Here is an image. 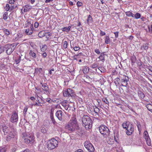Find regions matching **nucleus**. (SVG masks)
I'll list each match as a JSON object with an SVG mask.
<instances>
[{
    "label": "nucleus",
    "mask_w": 152,
    "mask_h": 152,
    "mask_svg": "<svg viewBox=\"0 0 152 152\" xmlns=\"http://www.w3.org/2000/svg\"><path fill=\"white\" fill-rule=\"evenodd\" d=\"M65 129L71 132L80 129V127L76 118L74 117L72 118L67 124L65 126Z\"/></svg>",
    "instance_id": "1"
},
{
    "label": "nucleus",
    "mask_w": 152,
    "mask_h": 152,
    "mask_svg": "<svg viewBox=\"0 0 152 152\" xmlns=\"http://www.w3.org/2000/svg\"><path fill=\"white\" fill-rule=\"evenodd\" d=\"M83 125L86 130H88L92 127V121L90 117L86 115H84L82 118Z\"/></svg>",
    "instance_id": "2"
},
{
    "label": "nucleus",
    "mask_w": 152,
    "mask_h": 152,
    "mask_svg": "<svg viewBox=\"0 0 152 152\" xmlns=\"http://www.w3.org/2000/svg\"><path fill=\"white\" fill-rule=\"evenodd\" d=\"M22 135L23 136V138L24 140V142L27 144L33 143L34 142L35 137L34 134L33 133L28 134V133L25 132H23Z\"/></svg>",
    "instance_id": "3"
},
{
    "label": "nucleus",
    "mask_w": 152,
    "mask_h": 152,
    "mask_svg": "<svg viewBox=\"0 0 152 152\" xmlns=\"http://www.w3.org/2000/svg\"><path fill=\"white\" fill-rule=\"evenodd\" d=\"M58 141L53 138L48 141L47 145V148L49 150H53L58 146Z\"/></svg>",
    "instance_id": "4"
},
{
    "label": "nucleus",
    "mask_w": 152,
    "mask_h": 152,
    "mask_svg": "<svg viewBox=\"0 0 152 152\" xmlns=\"http://www.w3.org/2000/svg\"><path fill=\"white\" fill-rule=\"evenodd\" d=\"M99 129L101 134L104 137H106L110 134V131L108 128L104 125H102L99 127Z\"/></svg>",
    "instance_id": "5"
},
{
    "label": "nucleus",
    "mask_w": 152,
    "mask_h": 152,
    "mask_svg": "<svg viewBox=\"0 0 152 152\" xmlns=\"http://www.w3.org/2000/svg\"><path fill=\"white\" fill-rule=\"evenodd\" d=\"M17 44L16 43L9 44L6 45L5 48L6 49V53L8 55L11 54L15 49Z\"/></svg>",
    "instance_id": "6"
},
{
    "label": "nucleus",
    "mask_w": 152,
    "mask_h": 152,
    "mask_svg": "<svg viewBox=\"0 0 152 152\" xmlns=\"http://www.w3.org/2000/svg\"><path fill=\"white\" fill-rule=\"evenodd\" d=\"M63 92V95L64 97H70L73 99L76 96L74 91L70 88H68L67 90H64Z\"/></svg>",
    "instance_id": "7"
},
{
    "label": "nucleus",
    "mask_w": 152,
    "mask_h": 152,
    "mask_svg": "<svg viewBox=\"0 0 152 152\" xmlns=\"http://www.w3.org/2000/svg\"><path fill=\"white\" fill-rule=\"evenodd\" d=\"M84 145L89 152H94V148L90 141H85L84 143Z\"/></svg>",
    "instance_id": "8"
},
{
    "label": "nucleus",
    "mask_w": 152,
    "mask_h": 152,
    "mask_svg": "<svg viewBox=\"0 0 152 152\" xmlns=\"http://www.w3.org/2000/svg\"><path fill=\"white\" fill-rule=\"evenodd\" d=\"M36 100L37 102L34 104V106L41 107L45 103V102L43 99L38 96L36 98Z\"/></svg>",
    "instance_id": "9"
},
{
    "label": "nucleus",
    "mask_w": 152,
    "mask_h": 152,
    "mask_svg": "<svg viewBox=\"0 0 152 152\" xmlns=\"http://www.w3.org/2000/svg\"><path fill=\"white\" fill-rule=\"evenodd\" d=\"M8 135L6 137L7 141H10L11 138H13L15 137V133L14 129H10L9 131H8Z\"/></svg>",
    "instance_id": "10"
},
{
    "label": "nucleus",
    "mask_w": 152,
    "mask_h": 152,
    "mask_svg": "<svg viewBox=\"0 0 152 152\" xmlns=\"http://www.w3.org/2000/svg\"><path fill=\"white\" fill-rule=\"evenodd\" d=\"M18 120V113L15 112H13L10 118V121L12 123H17Z\"/></svg>",
    "instance_id": "11"
},
{
    "label": "nucleus",
    "mask_w": 152,
    "mask_h": 152,
    "mask_svg": "<svg viewBox=\"0 0 152 152\" xmlns=\"http://www.w3.org/2000/svg\"><path fill=\"white\" fill-rule=\"evenodd\" d=\"M126 130H127L126 132V134L128 135H131L134 132V126L132 124H129L126 127Z\"/></svg>",
    "instance_id": "12"
},
{
    "label": "nucleus",
    "mask_w": 152,
    "mask_h": 152,
    "mask_svg": "<svg viewBox=\"0 0 152 152\" xmlns=\"http://www.w3.org/2000/svg\"><path fill=\"white\" fill-rule=\"evenodd\" d=\"M34 27L33 24H31L30 28L26 29L25 30V33L28 35H30L33 33V29Z\"/></svg>",
    "instance_id": "13"
},
{
    "label": "nucleus",
    "mask_w": 152,
    "mask_h": 152,
    "mask_svg": "<svg viewBox=\"0 0 152 152\" xmlns=\"http://www.w3.org/2000/svg\"><path fill=\"white\" fill-rule=\"evenodd\" d=\"M56 115L59 120L61 121L62 120L63 115L62 114V111L58 110L56 113Z\"/></svg>",
    "instance_id": "14"
},
{
    "label": "nucleus",
    "mask_w": 152,
    "mask_h": 152,
    "mask_svg": "<svg viewBox=\"0 0 152 152\" xmlns=\"http://www.w3.org/2000/svg\"><path fill=\"white\" fill-rule=\"evenodd\" d=\"M61 103L66 110H68V108L69 107V105L67 104L66 100H64L61 102Z\"/></svg>",
    "instance_id": "15"
},
{
    "label": "nucleus",
    "mask_w": 152,
    "mask_h": 152,
    "mask_svg": "<svg viewBox=\"0 0 152 152\" xmlns=\"http://www.w3.org/2000/svg\"><path fill=\"white\" fill-rule=\"evenodd\" d=\"M41 84L42 85V89L43 90L46 91H48L49 89V87L46 83H41Z\"/></svg>",
    "instance_id": "16"
},
{
    "label": "nucleus",
    "mask_w": 152,
    "mask_h": 152,
    "mask_svg": "<svg viewBox=\"0 0 152 152\" xmlns=\"http://www.w3.org/2000/svg\"><path fill=\"white\" fill-rule=\"evenodd\" d=\"M24 8L23 11L24 12H26L30 11L31 9V7L29 5H27L23 7Z\"/></svg>",
    "instance_id": "17"
},
{
    "label": "nucleus",
    "mask_w": 152,
    "mask_h": 152,
    "mask_svg": "<svg viewBox=\"0 0 152 152\" xmlns=\"http://www.w3.org/2000/svg\"><path fill=\"white\" fill-rule=\"evenodd\" d=\"M128 80L126 79V77H125V78L123 79H121V85L123 86H126L127 85V81Z\"/></svg>",
    "instance_id": "18"
},
{
    "label": "nucleus",
    "mask_w": 152,
    "mask_h": 152,
    "mask_svg": "<svg viewBox=\"0 0 152 152\" xmlns=\"http://www.w3.org/2000/svg\"><path fill=\"white\" fill-rule=\"evenodd\" d=\"M71 28V26H69L68 27H66L64 28H61V30L63 31H66L67 32H68L70 30Z\"/></svg>",
    "instance_id": "19"
},
{
    "label": "nucleus",
    "mask_w": 152,
    "mask_h": 152,
    "mask_svg": "<svg viewBox=\"0 0 152 152\" xmlns=\"http://www.w3.org/2000/svg\"><path fill=\"white\" fill-rule=\"evenodd\" d=\"M138 94L139 96L141 99H143L144 98L145 96V94L141 91H139L138 92Z\"/></svg>",
    "instance_id": "20"
},
{
    "label": "nucleus",
    "mask_w": 152,
    "mask_h": 152,
    "mask_svg": "<svg viewBox=\"0 0 152 152\" xmlns=\"http://www.w3.org/2000/svg\"><path fill=\"white\" fill-rule=\"evenodd\" d=\"M83 71L84 74L88 73L89 71V68L87 66H85L83 67Z\"/></svg>",
    "instance_id": "21"
},
{
    "label": "nucleus",
    "mask_w": 152,
    "mask_h": 152,
    "mask_svg": "<svg viewBox=\"0 0 152 152\" xmlns=\"http://www.w3.org/2000/svg\"><path fill=\"white\" fill-rule=\"evenodd\" d=\"M29 55L30 56H31L32 57L34 58H35L36 57V53L34 52V51L31 50L30 51Z\"/></svg>",
    "instance_id": "22"
},
{
    "label": "nucleus",
    "mask_w": 152,
    "mask_h": 152,
    "mask_svg": "<svg viewBox=\"0 0 152 152\" xmlns=\"http://www.w3.org/2000/svg\"><path fill=\"white\" fill-rule=\"evenodd\" d=\"M148 48V44H145L143 45L142 46L141 49L143 50H147Z\"/></svg>",
    "instance_id": "23"
},
{
    "label": "nucleus",
    "mask_w": 152,
    "mask_h": 152,
    "mask_svg": "<svg viewBox=\"0 0 152 152\" xmlns=\"http://www.w3.org/2000/svg\"><path fill=\"white\" fill-rule=\"evenodd\" d=\"M126 15L128 17H134V14L129 11L126 12Z\"/></svg>",
    "instance_id": "24"
},
{
    "label": "nucleus",
    "mask_w": 152,
    "mask_h": 152,
    "mask_svg": "<svg viewBox=\"0 0 152 152\" xmlns=\"http://www.w3.org/2000/svg\"><path fill=\"white\" fill-rule=\"evenodd\" d=\"M46 34L44 31H42L39 33L38 36L39 37H42L45 36Z\"/></svg>",
    "instance_id": "25"
},
{
    "label": "nucleus",
    "mask_w": 152,
    "mask_h": 152,
    "mask_svg": "<svg viewBox=\"0 0 152 152\" xmlns=\"http://www.w3.org/2000/svg\"><path fill=\"white\" fill-rule=\"evenodd\" d=\"M3 131L4 132V134H7L8 131L7 130V127L6 126H4L2 127Z\"/></svg>",
    "instance_id": "26"
},
{
    "label": "nucleus",
    "mask_w": 152,
    "mask_h": 152,
    "mask_svg": "<svg viewBox=\"0 0 152 152\" xmlns=\"http://www.w3.org/2000/svg\"><path fill=\"white\" fill-rule=\"evenodd\" d=\"M110 39L109 36H106L105 37V42L106 44H108L110 43Z\"/></svg>",
    "instance_id": "27"
},
{
    "label": "nucleus",
    "mask_w": 152,
    "mask_h": 152,
    "mask_svg": "<svg viewBox=\"0 0 152 152\" xmlns=\"http://www.w3.org/2000/svg\"><path fill=\"white\" fill-rule=\"evenodd\" d=\"M146 107L148 109L152 112V105L150 104H149L146 105Z\"/></svg>",
    "instance_id": "28"
},
{
    "label": "nucleus",
    "mask_w": 152,
    "mask_h": 152,
    "mask_svg": "<svg viewBox=\"0 0 152 152\" xmlns=\"http://www.w3.org/2000/svg\"><path fill=\"white\" fill-rule=\"evenodd\" d=\"M87 21L88 24H89L91 23L92 22V18L90 15H88Z\"/></svg>",
    "instance_id": "29"
},
{
    "label": "nucleus",
    "mask_w": 152,
    "mask_h": 152,
    "mask_svg": "<svg viewBox=\"0 0 152 152\" xmlns=\"http://www.w3.org/2000/svg\"><path fill=\"white\" fill-rule=\"evenodd\" d=\"M104 53H101L100 56L99 57V58L102 61L104 60Z\"/></svg>",
    "instance_id": "30"
},
{
    "label": "nucleus",
    "mask_w": 152,
    "mask_h": 152,
    "mask_svg": "<svg viewBox=\"0 0 152 152\" xmlns=\"http://www.w3.org/2000/svg\"><path fill=\"white\" fill-rule=\"evenodd\" d=\"M19 37V34H15L14 35L13 38V40L14 41H15L19 39L18 37Z\"/></svg>",
    "instance_id": "31"
},
{
    "label": "nucleus",
    "mask_w": 152,
    "mask_h": 152,
    "mask_svg": "<svg viewBox=\"0 0 152 152\" xmlns=\"http://www.w3.org/2000/svg\"><path fill=\"white\" fill-rule=\"evenodd\" d=\"M21 60V57L19 56L15 58V61L16 63L18 64L20 62Z\"/></svg>",
    "instance_id": "32"
},
{
    "label": "nucleus",
    "mask_w": 152,
    "mask_h": 152,
    "mask_svg": "<svg viewBox=\"0 0 152 152\" xmlns=\"http://www.w3.org/2000/svg\"><path fill=\"white\" fill-rule=\"evenodd\" d=\"M3 32L7 36H8L10 34V32L9 30L6 28L3 29Z\"/></svg>",
    "instance_id": "33"
},
{
    "label": "nucleus",
    "mask_w": 152,
    "mask_h": 152,
    "mask_svg": "<svg viewBox=\"0 0 152 152\" xmlns=\"http://www.w3.org/2000/svg\"><path fill=\"white\" fill-rule=\"evenodd\" d=\"M8 12H5L3 15V19L4 20H6L8 18Z\"/></svg>",
    "instance_id": "34"
},
{
    "label": "nucleus",
    "mask_w": 152,
    "mask_h": 152,
    "mask_svg": "<svg viewBox=\"0 0 152 152\" xmlns=\"http://www.w3.org/2000/svg\"><path fill=\"white\" fill-rule=\"evenodd\" d=\"M47 48V46L46 45H42L41 50L42 52H44Z\"/></svg>",
    "instance_id": "35"
},
{
    "label": "nucleus",
    "mask_w": 152,
    "mask_h": 152,
    "mask_svg": "<svg viewBox=\"0 0 152 152\" xmlns=\"http://www.w3.org/2000/svg\"><path fill=\"white\" fill-rule=\"evenodd\" d=\"M141 15L140 13H136L135 15H134V17L136 19H139L140 18Z\"/></svg>",
    "instance_id": "36"
},
{
    "label": "nucleus",
    "mask_w": 152,
    "mask_h": 152,
    "mask_svg": "<svg viewBox=\"0 0 152 152\" xmlns=\"http://www.w3.org/2000/svg\"><path fill=\"white\" fill-rule=\"evenodd\" d=\"M5 10L7 11H10L11 10H10V5L8 4H6L5 7Z\"/></svg>",
    "instance_id": "37"
},
{
    "label": "nucleus",
    "mask_w": 152,
    "mask_h": 152,
    "mask_svg": "<svg viewBox=\"0 0 152 152\" xmlns=\"http://www.w3.org/2000/svg\"><path fill=\"white\" fill-rule=\"evenodd\" d=\"M145 140L147 144L148 145L151 146V140L150 137Z\"/></svg>",
    "instance_id": "38"
},
{
    "label": "nucleus",
    "mask_w": 152,
    "mask_h": 152,
    "mask_svg": "<svg viewBox=\"0 0 152 152\" xmlns=\"http://www.w3.org/2000/svg\"><path fill=\"white\" fill-rule=\"evenodd\" d=\"M50 118L51 120V121L54 124H55L56 123V121H55V120L53 116V115H51L50 116Z\"/></svg>",
    "instance_id": "39"
},
{
    "label": "nucleus",
    "mask_w": 152,
    "mask_h": 152,
    "mask_svg": "<svg viewBox=\"0 0 152 152\" xmlns=\"http://www.w3.org/2000/svg\"><path fill=\"white\" fill-rule=\"evenodd\" d=\"M94 110L95 112L97 114L99 113V109L96 107H95V108H94Z\"/></svg>",
    "instance_id": "40"
},
{
    "label": "nucleus",
    "mask_w": 152,
    "mask_h": 152,
    "mask_svg": "<svg viewBox=\"0 0 152 152\" xmlns=\"http://www.w3.org/2000/svg\"><path fill=\"white\" fill-rule=\"evenodd\" d=\"M76 5L78 7H81L83 5V3L82 2L78 1L76 4Z\"/></svg>",
    "instance_id": "41"
},
{
    "label": "nucleus",
    "mask_w": 152,
    "mask_h": 152,
    "mask_svg": "<svg viewBox=\"0 0 152 152\" xmlns=\"http://www.w3.org/2000/svg\"><path fill=\"white\" fill-rule=\"evenodd\" d=\"M97 66H98V65H97V64L96 63H93V64H92L91 65V67L93 68H96V67H97Z\"/></svg>",
    "instance_id": "42"
},
{
    "label": "nucleus",
    "mask_w": 152,
    "mask_h": 152,
    "mask_svg": "<svg viewBox=\"0 0 152 152\" xmlns=\"http://www.w3.org/2000/svg\"><path fill=\"white\" fill-rule=\"evenodd\" d=\"M68 42L67 41H65L64 42V44L63 45V47L64 48H66L68 46Z\"/></svg>",
    "instance_id": "43"
},
{
    "label": "nucleus",
    "mask_w": 152,
    "mask_h": 152,
    "mask_svg": "<svg viewBox=\"0 0 152 152\" xmlns=\"http://www.w3.org/2000/svg\"><path fill=\"white\" fill-rule=\"evenodd\" d=\"M127 123L126 122V123H123L122 124V126L124 129H126L127 126L129 124H127Z\"/></svg>",
    "instance_id": "44"
},
{
    "label": "nucleus",
    "mask_w": 152,
    "mask_h": 152,
    "mask_svg": "<svg viewBox=\"0 0 152 152\" xmlns=\"http://www.w3.org/2000/svg\"><path fill=\"white\" fill-rule=\"evenodd\" d=\"M102 101L107 104H108L109 103L108 102L106 98H103L102 99Z\"/></svg>",
    "instance_id": "45"
},
{
    "label": "nucleus",
    "mask_w": 152,
    "mask_h": 152,
    "mask_svg": "<svg viewBox=\"0 0 152 152\" xmlns=\"http://www.w3.org/2000/svg\"><path fill=\"white\" fill-rule=\"evenodd\" d=\"M46 101L49 103L52 104L53 102L52 100L50 98H47L46 99Z\"/></svg>",
    "instance_id": "46"
},
{
    "label": "nucleus",
    "mask_w": 152,
    "mask_h": 152,
    "mask_svg": "<svg viewBox=\"0 0 152 152\" xmlns=\"http://www.w3.org/2000/svg\"><path fill=\"white\" fill-rule=\"evenodd\" d=\"M28 107H27V106H26L24 108L23 111V113L24 115H26V114L28 110Z\"/></svg>",
    "instance_id": "47"
},
{
    "label": "nucleus",
    "mask_w": 152,
    "mask_h": 152,
    "mask_svg": "<svg viewBox=\"0 0 152 152\" xmlns=\"http://www.w3.org/2000/svg\"><path fill=\"white\" fill-rule=\"evenodd\" d=\"M5 50L4 48L3 47H0V54L4 52Z\"/></svg>",
    "instance_id": "48"
},
{
    "label": "nucleus",
    "mask_w": 152,
    "mask_h": 152,
    "mask_svg": "<svg viewBox=\"0 0 152 152\" xmlns=\"http://www.w3.org/2000/svg\"><path fill=\"white\" fill-rule=\"evenodd\" d=\"M42 69L41 68H37L35 69V72H40L42 70Z\"/></svg>",
    "instance_id": "49"
},
{
    "label": "nucleus",
    "mask_w": 152,
    "mask_h": 152,
    "mask_svg": "<svg viewBox=\"0 0 152 152\" xmlns=\"http://www.w3.org/2000/svg\"><path fill=\"white\" fill-rule=\"evenodd\" d=\"M149 135L148 132L147 131H145L143 133V136L145 137V136H148Z\"/></svg>",
    "instance_id": "50"
},
{
    "label": "nucleus",
    "mask_w": 152,
    "mask_h": 152,
    "mask_svg": "<svg viewBox=\"0 0 152 152\" xmlns=\"http://www.w3.org/2000/svg\"><path fill=\"white\" fill-rule=\"evenodd\" d=\"M80 49L79 47H75L74 48V50L75 51H78Z\"/></svg>",
    "instance_id": "51"
},
{
    "label": "nucleus",
    "mask_w": 152,
    "mask_h": 152,
    "mask_svg": "<svg viewBox=\"0 0 152 152\" xmlns=\"http://www.w3.org/2000/svg\"><path fill=\"white\" fill-rule=\"evenodd\" d=\"M39 25V23L37 22H36L34 24V26L35 28H38Z\"/></svg>",
    "instance_id": "52"
},
{
    "label": "nucleus",
    "mask_w": 152,
    "mask_h": 152,
    "mask_svg": "<svg viewBox=\"0 0 152 152\" xmlns=\"http://www.w3.org/2000/svg\"><path fill=\"white\" fill-rule=\"evenodd\" d=\"M118 33H119V32L118 31H116V32H114V34L115 35V38H117L118 37Z\"/></svg>",
    "instance_id": "53"
},
{
    "label": "nucleus",
    "mask_w": 152,
    "mask_h": 152,
    "mask_svg": "<svg viewBox=\"0 0 152 152\" xmlns=\"http://www.w3.org/2000/svg\"><path fill=\"white\" fill-rule=\"evenodd\" d=\"M100 35L101 36H103L105 35V33L104 32H103L102 30H100Z\"/></svg>",
    "instance_id": "54"
},
{
    "label": "nucleus",
    "mask_w": 152,
    "mask_h": 152,
    "mask_svg": "<svg viewBox=\"0 0 152 152\" xmlns=\"http://www.w3.org/2000/svg\"><path fill=\"white\" fill-rule=\"evenodd\" d=\"M138 128V130H139L140 127V124L139 122H138L137 121V124H136Z\"/></svg>",
    "instance_id": "55"
},
{
    "label": "nucleus",
    "mask_w": 152,
    "mask_h": 152,
    "mask_svg": "<svg viewBox=\"0 0 152 152\" xmlns=\"http://www.w3.org/2000/svg\"><path fill=\"white\" fill-rule=\"evenodd\" d=\"M41 132H42L43 133H45L46 132V130L45 129V128H42L41 129Z\"/></svg>",
    "instance_id": "56"
},
{
    "label": "nucleus",
    "mask_w": 152,
    "mask_h": 152,
    "mask_svg": "<svg viewBox=\"0 0 152 152\" xmlns=\"http://www.w3.org/2000/svg\"><path fill=\"white\" fill-rule=\"evenodd\" d=\"M15 2L14 0H10L9 1V3L11 4H14Z\"/></svg>",
    "instance_id": "57"
},
{
    "label": "nucleus",
    "mask_w": 152,
    "mask_h": 152,
    "mask_svg": "<svg viewBox=\"0 0 152 152\" xmlns=\"http://www.w3.org/2000/svg\"><path fill=\"white\" fill-rule=\"evenodd\" d=\"M147 69H148L150 72H152V66H148Z\"/></svg>",
    "instance_id": "58"
},
{
    "label": "nucleus",
    "mask_w": 152,
    "mask_h": 152,
    "mask_svg": "<svg viewBox=\"0 0 152 152\" xmlns=\"http://www.w3.org/2000/svg\"><path fill=\"white\" fill-rule=\"evenodd\" d=\"M6 149L5 148H3L0 150V152H5Z\"/></svg>",
    "instance_id": "59"
},
{
    "label": "nucleus",
    "mask_w": 152,
    "mask_h": 152,
    "mask_svg": "<svg viewBox=\"0 0 152 152\" xmlns=\"http://www.w3.org/2000/svg\"><path fill=\"white\" fill-rule=\"evenodd\" d=\"M95 52L97 54H99L100 53L99 50L98 49H96Z\"/></svg>",
    "instance_id": "60"
},
{
    "label": "nucleus",
    "mask_w": 152,
    "mask_h": 152,
    "mask_svg": "<svg viewBox=\"0 0 152 152\" xmlns=\"http://www.w3.org/2000/svg\"><path fill=\"white\" fill-rule=\"evenodd\" d=\"M47 55L46 53L45 52L43 53L42 54V56L44 58H45L46 56Z\"/></svg>",
    "instance_id": "61"
},
{
    "label": "nucleus",
    "mask_w": 152,
    "mask_h": 152,
    "mask_svg": "<svg viewBox=\"0 0 152 152\" xmlns=\"http://www.w3.org/2000/svg\"><path fill=\"white\" fill-rule=\"evenodd\" d=\"M36 98H34L33 96H31L30 97V99L33 101H34L35 100V99L36 100Z\"/></svg>",
    "instance_id": "62"
},
{
    "label": "nucleus",
    "mask_w": 152,
    "mask_h": 152,
    "mask_svg": "<svg viewBox=\"0 0 152 152\" xmlns=\"http://www.w3.org/2000/svg\"><path fill=\"white\" fill-rule=\"evenodd\" d=\"M75 152H83V151L82 150L79 149L77 151H75Z\"/></svg>",
    "instance_id": "63"
},
{
    "label": "nucleus",
    "mask_w": 152,
    "mask_h": 152,
    "mask_svg": "<svg viewBox=\"0 0 152 152\" xmlns=\"http://www.w3.org/2000/svg\"><path fill=\"white\" fill-rule=\"evenodd\" d=\"M10 10H11V11L12 10L14 9V7L12 5H10Z\"/></svg>",
    "instance_id": "64"
}]
</instances>
